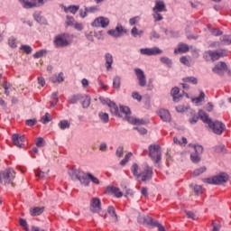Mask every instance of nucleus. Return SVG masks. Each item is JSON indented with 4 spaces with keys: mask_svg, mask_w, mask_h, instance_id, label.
<instances>
[{
    "mask_svg": "<svg viewBox=\"0 0 231 231\" xmlns=\"http://www.w3.org/2000/svg\"><path fill=\"white\" fill-rule=\"evenodd\" d=\"M108 107L112 115H115L116 116H122V113L124 115H126L125 120H127L129 124H133V125H144L145 124V121L143 119H138V118H134L133 116H127V115H131V109L129 108V106H121L118 108V106H116V103L112 101L111 103H109Z\"/></svg>",
    "mask_w": 231,
    "mask_h": 231,
    "instance_id": "f257e3e1",
    "label": "nucleus"
},
{
    "mask_svg": "<svg viewBox=\"0 0 231 231\" xmlns=\"http://www.w3.org/2000/svg\"><path fill=\"white\" fill-rule=\"evenodd\" d=\"M69 175L74 181L78 180L84 187H89V180L96 185H100L98 178L93 176L91 173H84L79 170L72 168L69 171Z\"/></svg>",
    "mask_w": 231,
    "mask_h": 231,
    "instance_id": "f03ea898",
    "label": "nucleus"
},
{
    "mask_svg": "<svg viewBox=\"0 0 231 231\" xmlns=\"http://www.w3.org/2000/svg\"><path fill=\"white\" fill-rule=\"evenodd\" d=\"M230 180V176L227 173L221 172L211 178L203 179L204 183H208L209 185H223Z\"/></svg>",
    "mask_w": 231,
    "mask_h": 231,
    "instance_id": "7ed1b4c3",
    "label": "nucleus"
},
{
    "mask_svg": "<svg viewBox=\"0 0 231 231\" xmlns=\"http://www.w3.org/2000/svg\"><path fill=\"white\" fill-rule=\"evenodd\" d=\"M14 180H15V171L14 169L9 168L0 172V183L2 185H10V183H14Z\"/></svg>",
    "mask_w": 231,
    "mask_h": 231,
    "instance_id": "20e7f679",
    "label": "nucleus"
},
{
    "mask_svg": "<svg viewBox=\"0 0 231 231\" xmlns=\"http://www.w3.org/2000/svg\"><path fill=\"white\" fill-rule=\"evenodd\" d=\"M149 156L154 163H160V162H162V150H160V145L151 144L149 146Z\"/></svg>",
    "mask_w": 231,
    "mask_h": 231,
    "instance_id": "39448f33",
    "label": "nucleus"
},
{
    "mask_svg": "<svg viewBox=\"0 0 231 231\" xmlns=\"http://www.w3.org/2000/svg\"><path fill=\"white\" fill-rule=\"evenodd\" d=\"M139 178L142 181H151L152 180V168L147 164H143L141 167Z\"/></svg>",
    "mask_w": 231,
    "mask_h": 231,
    "instance_id": "423d86ee",
    "label": "nucleus"
},
{
    "mask_svg": "<svg viewBox=\"0 0 231 231\" xmlns=\"http://www.w3.org/2000/svg\"><path fill=\"white\" fill-rule=\"evenodd\" d=\"M23 8H37L44 6L50 0H19Z\"/></svg>",
    "mask_w": 231,
    "mask_h": 231,
    "instance_id": "0eeeda50",
    "label": "nucleus"
},
{
    "mask_svg": "<svg viewBox=\"0 0 231 231\" xmlns=\"http://www.w3.org/2000/svg\"><path fill=\"white\" fill-rule=\"evenodd\" d=\"M125 33H127V30L124 28L122 23H117L115 29L107 31V34L110 35V37H114V39H119V37H122Z\"/></svg>",
    "mask_w": 231,
    "mask_h": 231,
    "instance_id": "6e6552de",
    "label": "nucleus"
},
{
    "mask_svg": "<svg viewBox=\"0 0 231 231\" xmlns=\"http://www.w3.org/2000/svg\"><path fill=\"white\" fill-rule=\"evenodd\" d=\"M209 129L213 131L215 134H218V136H221L223 134V132L225 129H226V125L221 121H211V124L208 125Z\"/></svg>",
    "mask_w": 231,
    "mask_h": 231,
    "instance_id": "1a4fd4ad",
    "label": "nucleus"
},
{
    "mask_svg": "<svg viewBox=\"0 0 231 231\" xmlns=\"http://www.w3.org/2000/svg\"><path fill=\"white\" fill-rule=\"evenodd\" d=\"M69 44H71V42L68 40L66 34H60L54 38V46H56V48H66L69 46Z\"/></svg>",
    "mask_w": 231,
    "mask_h": 231,
    "instance_id": "9d476101",
    "label": "nucleus"
},
{
    "mask_svg": "<svg viewBox=\"0 0 231 231\" xmlns=\"http://www.w3.org/2000/svg\"><path fill=\"white\" fill-rule=\"evenodd\" d=\"M205 55L206 57H210L211 60L214 62L215 60H219L221 57H226V55H228V51L222 50L218 52L214 51H208L205 52Z\"/></svg>",
    "mask_w": 231,
    "mask_h": 231,
    "instance_id": "9b49d317",
    "label": "nucleus"
},
{
    "mask_svg": "<svg viewBox=\"0 0 231 231\" xmlns=\"http://www.w3.org/2000/svg\"><path fill=\"white\" fill-rule=\"evenodd\" d=\"M109 18L99 16L92 22L91 26L94 28H107V26H109Z\"/></svg>",
    "mask_w": 231,
    "mask_h": 231,
    "instance_id": "f8f14e48",
    "label": "nucleus"
},
{
    "mask_svg": "<svg viewBox=\"0 0 231 231\" xmlns=\"http://www.w3.org/2000/svg\"><path fill=\"white\" fill-rule=\"evenodd\" d=\"M195 152L190 154V160L193 163H199L201 162V154H203V146L197 144L194 145Z\"/></svg>",
    "mask_w": 231,
    "mask_h": 231,
    "instance_id": "ddd939ff",
    "label": "nucleus"
},
{
    "mask_svg": "<svg viewBox=\"0 0 231 231\" xmlns=\"http://www.w3.org/2000/svg\"><path fill=\"white\" fill-rule=\"evenodd\" d=\"M140 53L141 55H147L148 57H152L154 55H162V53H163V51L158 47L143 48L140 49Z\"/></svg>",
    "mask_w": 231,
    "mask_h": 231,
    "instance_id": "4468645a",
    "label": "nucleus"
},
{
    "mask_svg": "<svg viewBox=\"0 0 231 231\" xmlns=\"http://www.w3.org/2000/svg\"><path fill=\"white\" fill-rule=\"evenodd\" d=\"M134 72L137 77L139 86H141V88H145V86H147V79L145 78L143 70L141 69H134Z\"/></svg>",
    "mask_w": 231,
    "mask_h": 231,
    "instance_id": "2eb2a0df",
    "label": "nucleus"
},
{
    "mask_svg": "<svg viewBox=\"0 0 231 231\" xmlns=\"http://www.w3.org/2000/svg\"><path fill=\"white\" fill-rule=\"evenodd\" d=\"M12 140L14 145H15L16 147H19L20 149H23V147H24V135L14 134L12 135Z\"/></svg>",
    "mask_w": 231,
    "mask_h": 231,
    "instance_id": "dca6fc26",
    "label": "nucleus"
},
{
    "mask_svg": "<svg viewBox=\"0 0 231 231\" xmlns=\"http://www.w3.org/2000/svg\"><path fill=\"white\" fill-rule=\"evenodd\" d=\"M213 73H217V75H223L225 71H226V63L220 61L215 65L212 69Z\"/></svg>",
    "mask_w": 231,
    "mask_h": 231,
    "instance_id": "f3484780",
    "label": "nucleus"
},
{
    "mask_svg": "<svg viewBox=\"0 0 231 231\" xmlns=\"http://www.w3.org/2000/svg\"><path fill=\"white\" fill-rule=\"evenodd\" d=\"M100 199L98 198L92 199L90 202V210L93 212V214H97V212H100Z\"/></svg>",
    "mask_w": 231,
    "mask_h": 231,
    "instance_id": "a211bd4d",
    "label": "nucleus"
},
{
    "mask_svg": "<svg viewBox=\"0 0 231 231\" xmlns=\"http://www.w3.org/2000/svg\"><path fill=\"white\" fill-rule=\"evenodd\" d=\"M113 54L106 52L105 54V68L106 71H111V69H113Z\"/></svg>",
    "mask_w": 231,
    "mask_h": 231,
    "instance_id": "6ab92c4d",
    "label": "nucleus"
},
{
    "mask_svg": "<svg viewBox=\"0 0 231 231\" xmlns=\"http://www.w3.org/2000/svg\"><path fill=\"white\" fill-rule=\"evenodd\" d=\"M159 116L162 120V122H171V112L167 109H160L159 110Z\"/></svg>",
    "mask_w": 231,
    "mask_h": 231,
    "instance_id": "aec40b11",
    "label": "nucleus"
},
{
    "mask_svg": "<svg viewBox=\"0 0 231 231\" xmlns=\"http://www.w3.org/2000/svg\"><path fill=\"white\" fill-rule=\"evenodd\" d=\"M171 96L173 98V102H180V100H181V98L183 97V96L180 94V88L178 87L171 88Z\"/></svg>",
    "mask_w": 231,
    "mask_h": 231,
    "instance_id": "412c9836",
    "label": "nucleus"
},
{
    "mask_svg": "<svg viewBox=\"0 0 231 231\" xmlns=\"http://www.w3.org/2000/svg\"><path fill=\"white\" fill-rule=\"evenodd\" d=\"M61 8L64 10L65 14H77L79 10H80V5H69L66 7V5H61Z\"/></svg>",
    "mask_w": 231,
    "mask_h": 231,
    "instance_id": "4be33fe9",
    "label": "nucleus"
},
{
    "mask_svg": "<svg viewBox=\"0 0 231 231\" xmlns=\"http://www.w3.org/2000/svg\"><path fill=\"white\" fill-rule=\"evenodd\" d=\"M199 117L200 118V120H202V122H204V124H208V125H209L212 122V119L208 117V114H207L203 110L199 111Z\"/></svg>",
    "mask_w": 231,
    "mask_h": 231,
    "instance_id": "5701e85b",
    "label": "nucleus"
},
{
    "mask_svg": "<svg viewBox=\"0 0 231 231\" xmlns=\"http://www.w3.org/2000/svg\"><path fill=\"white\" fill-rule=\"evenodd\" d=\"M44 212V208L41 207H34L30 208V214L32 216V217H35L37 216H41Z\"/></svg>",
    "mask_w": 231,
    "mask_h": 231,
    "instance_id": "b1692460",
    "label": "nucleus"
},
{
    "mask_svg": "<svg viewBox=\"0 0 231 231\" xmlns=\"http://www.w3.org/2000/svg\"><path fill=\"white\" fill-rule=\"evenodd\" d=\"M131 171L134 178H136L137 180L140 179V172H142V168H140L137 163H134L132 165Z\"/></svg>",
    "mask_w": 231,
    "mask_h": 231,
    "instance_id": "393cba45",
    "label": "nucleus"
},
{
    "mask_svg": "<svg viewBox=\"0 0 231 231\" xmlns=\"http://www.w3.org/2000/svg\"><path fill=\"white\" fill-rule=\"evenodd\" d=\"M153 220L151 217H139L137 218L138 223L142 225H152Z\"/></svg>",
    "mask_w": 231,
    "mask_h": 231,
    "instance_id": "a878e982",
    "label": "nucleus"
},
{
    "mask_svg": "<svg viewBox=\"0 0 231 231\" xmlns=\"http://www.w3.org/2000/svg\"><path fill=\"white\" fill-rule=\"evenodd\" d=\"M51 81H52L53 84H60V82H64V74L62 72H60L58 76H52L51 77Z\"/></svg>",
    "mask_w": 231,
    "mask_h": 231,
    "instance_id": "bb28decb",
    "label": "nucleus"
},
{
    "mask_svg": "<svg viewBox=\"0 0 231 231\" xmlns=\"http://www.w3.org/2000/svg\"><path fill=\"white\" fill-rule=\"evenodd\" d=\"M153 12H165V3L163 1H156Z\"/></svg>",
    "mask_w": 231,
    "mask_h": 231,
    "instance_id": "cd10ccee",
    "label": "nucleus"
},
{
    "mask_svg": "<svg viewBox=\"0 0 231 231\" xmlns=\"http://www.w3.org/2000/svg\"><path fill=\"white\" fill-rule=\"evenodd\" d=\"M107 190L112 192V194H114L116 198H122L124 196V193H122V191H120V189L116 187H108Z\"/></svg>",
    "mask_w": 231,
    "mask_h": 231,
    "instance_id": "c85d7f7f",
    "label": "nucleus"
},
{
    "mask_svg": "<svg viewBox=\"0 0 231 231\" xmlns=\"http://www.w3.org/2000/svg\"><path fill=\"white\" fill-rule=\"evenodd\" d=\"M187 51H189V45L182 43L180 44L178 49L174 50V53L178 54V53H187Z\"/></svg>",
    "mask_w": 231,
    "mask_h": 231,
    "instance_id": "c756f323",
    "label": "nucleus"
},
{
    "mask_svg": "<svg viewBox=\"0 0 231 231\" xmlns=\"http://www.w3.org/2000/svg\"><path fill=\"white\" fill-rule=\"evenodd\" d=\"M107 213L109 216H111L112 219L116 223L118 221V216L116 215V211H115V208L113 207H108L107 208Z\"/></svg>",
    "mask_w": 231,
    "mask_h": 231,
    "instance_id": "7c9ffc66",
    "label": "nucleus"
},
{
    "mask_svg": "<svg viewBox=\"0 0 231 231\" xmlns=\"http://www.w3.org/2000/svg\"><path fill=\"white\" fill-rule=\"evenodd\" d=\"M81 104L85 109L89 107L91 104V97H89L88 96H83L81 97Z\"/></svg>",
    "mask_w": 231,
    "mask_h": 231,
    "instance_id": "2f4dec72",
    "label": "nucleus"
},
{
    "mask_svg": "<svg viewBox=\"0 0 231 231\" xmlns=\"http://www.w3.org/2000/svg\"><path fill=\"white\" fill-rule=\"evenodd\" d=\"M58 102H59V92H53L51 97V107H55Z\"/></svg>",
    "mask_w": 231,
    "mask_h": 231,
    "instance_id": "473e14b6",
    "label": "nucleus"
},
{
    "mask_svg": "<svg viewBox=\"0 0 231 231\" xmlns=\"http://www.w3.org/2000/svg\"><path fill=\"white\" fill-rule=\"evenodd\" d=\"M58 125H59L60 129L64 131V129H69V126L71 125V124L68 120H61V121H60Z\"/></svg>",
    "mask_w": 231,
    "mask_h": 231,
    "instance_id": "72a5a7b5",
    "label": "nucleus"
},
{
    "mask_svg": "<svg viewBox=\"0 0 231 231\" xmlns=\"http://www.w3.org/2000/svg\"><path fill=\"white\" fill-rule=\"evenodd\" d=\"M98 116L103 124L109 122V115L107 113L99 112Z\"/></svg>",
    "mask_w": 231,
    "mask_h": 231,
    "instance_id": "f704fd0d",
    "label": "nucleus"
},
{
    "mask_svg": "<svg viewBox=\"0 0 231 231\" xmlns=\"http://www.w3.org/2000/svg\"><path fill=\"white\" fill-rule=\"evenodd\" d=\"M151 226H157L158 231H165V227L158 220L153 219Z\"/></svg>",
    "mask_w": 231,
    "mask_h": 231,
    "instance_id": "c9c22d12",
    "label": "nucleus"
},
{
    "mask_svg": "<svg viewBox=\"0 0 231 231\" xmlns=\"http://www.w3.org/2000/svg\"><path fill=\"white\" fill-rule=\"evenodd\" d=\"M203 100H205V92H203V90L200 91V94L198 97H195L193 99V102H195V104H200V102H203Z\"/></svg>",
    "mask_w": 231,
    "mask_h": 231,
    "instance_id": "e433bc0d",
    "label": "nucleus"
},
{
    "mask_svg": "<svg viewBox=\"0 0 231 231\" xmlns=\"http://www.w3.org/2000/svg\"><path fill=\"white\" fill-rule=\"evenodd\" d=\"M41 122L42 124H48L50 122H51V116L48 113H46L42 118H41Z\"/></svg>",
    "mask_w": 231,
    "mask_h": 231,
    "instance_id": "4c0bfd02",
    "label": "nucleus"
},
{
    "mask_svg": "<svg viewBox=\"0 0 231 231\" xmlns=\"http://www.w3.org/2000/svg\"><path fill=\"white\" fill-rule=\"evenodd\" d=\"M160 60L162 64L168 66V68H171V66H172V60L167 57H162Z\"/></svg>",
    "mask_w": 231,
    "mask_h": 231,
    "instance_id": "58836bf2",
    "label": "nucleus"
},
{
    "mask_svg": "<svg viewBox=\"0 0 231 231\" xmlns=\"http://www.w3.org/2000/svg\"><path fill=\"white\" fill-rule=\"evenodd\" d=\"M131 156H133V152H128L125 158L120 162V165H122L123 167L125 165H126V163L129 162V160H131Z\"/></svg>",
    "mask_w": 231,
    "mask_h": 231,
    "instance_id": "ea45409f",
    "label": "nucleus"
},
{
    "mask_svg": "<svg viewBox=\"0 0 231 231\" xmlns=\"http://www.w3.org/2000/svg\"><path fill=\"white\" fill-rule=\"evenodd\" d=\"M183 82H189V84H198V79L194 78V77H187V78H183Z\"/></svg>",
    "mask_w": 231,
    "mask_h": 231,
    "instance_id": "a19ab883",
    "label": "nucleus"
},
{
    "mask_svg": "<svg viewBox=\"0 0 231 231\" xmlns=\"http://www.w3.org/2000/svg\"><path fill=\"white\" fill-rule=\"evenodd\" d=\"M205 171H207V168L205 166L196 169L193 171V176H200V174H203V172H205Z\"/></svg>",
    "mask_w": 231,
    "mask_h": 231,
    "instance_id": "79ce46f5",
    "label": "nucleus"
},
{
    "mask_svg": "<svg viewBox=\"0 0 231 231\" xmlns=\"http://www.w3.org/2000/svg\"><path fill=\"white\" fill-rule=\"evenodd\" d=\"M113 88L118 89L120 88V77L116 76L113 79Z\"/></svg>",
    "mask_w": 231,
    "mask_h": 231,
    "instance_id": "37998d69",
    "label": "nucleus"
},
{
    "mask_svg": "<svg viewBox=\"0 0 231 231\" xmlns=\"http://www.w3.org/2000/svg\"><path fill=\"white\" fill-rule=\"evenodd\" d=\"M221 42H224V44H231V35H224L220 39Z\"/></svg>",
    "mask_w": 231,
    "mask_h": 231,
    "instance_id": "c03bdc74",
    "label": "nucleus"
},
{
    "mask_svg": "<svg viewBox=\"0 0 231 231\" xmlns=\"http://www.w3.org/2000/svg\"><path fill=\"white\" fill-rule=\"evenodd\" d=\"M193 189L197 196H199V194H203V187L201 185H195L193 187Z\"/></svg>",
    "mask_w": 231,
    "mask_h": 231,
    "instance_id": "a18cd8bd",
    "label": "nucleus"
},
{
    "mask_svg": "<svg viewBox=\"0 0 231 231\" xmlns=\"http://www.w3.org/2000/svg\"><path fill=\"white\" fill-rule=\"evenodd\" d=\"M198 120H199V117L196 115V113H193L192 117L189 119V122L191 125H194V124H198Z\"/></svg>",
    "mask_w": 231,
    "mask_h": 231,
    "instance_id": "49530a36",
    "label": "nucleus"
},
{
    "mask_svg": "<svg viewBox=\"0 0 231 231\" xmlns=\"http://www.w3.org/2000/svg\"><path fill=\"white\" fill-rule=\"evenodd\" d=\"M46 53V50H41L33 54L34 59H41V57H43Z\"/></svg>",
    "mask_w": 231,
    "mask_h": 231,
    "instance_id": "de8ad7c7",
    "label": "nucleus"
},
{
    "mask_svg": "<svg viewBox=\"0 0 231 231\" xmlns=\"http://www.w3.org/2000/svg\"><path fill=\"white\" fill-rule=\"evenodd\" d=\"M153 19L156 22L162 21L163 19V16L160 14L158 11H153Z\"/></svg>",
    "mask_w": 231,
    "mask_h": 231,
    "instance_id": "09e8293b",
    "label": "nucleus"
},
{
    "mask_svg": "<svg viewBox=\"0 0 231 231\" xmlns=\"http://www.w3.org/2000/svg\"><path fill=\"white\" fill-rule=\"evenodd\" d=\"M35 176H37V178H40L41 180H44L46 178V173L44 171H42L41 170H36Z\"/></svg>",
    "mask_w": 231,
    "mask_h": 231,
    "instance_id": "8fccbe9b",
    "label": "nucleus"
},
{
    "mask_svg": "<svg viewBox=\"0 0 231 231\" xmlns=\"http://www.w3.org/2000/svg\"><path fill=\"white\" fill-rule=\"evenodd\" d=\"M25 124L29 127H33V125H35V124H37V119H35V118H33V119H27V120H25Z\"/></svg>",
    "mask_w": 231,
    "mask_h": 231,
    "instance_id": "3c124183",
    "label": "nucleus"
},
{
    "mask_svg": "<svg viewBox=\"0 0 231 231\" xmlns=\"http://www.w3.org/2000/svg\"><path fill=\"white\" fill-rule=\"evenodd\" d=\"M116 155L118 158H122V156H124V146H119V147L116 149Z\"/></svg>",
    "mask_w": 231,
    "mask_h": 231,
    "instance_id": "603ef678",
    "label": "nucleus"
},
{
    "mask_svg": "<svg viewBox=\"0 0 231 231\" xmlns=\"http://www.w3.org/2000/svg\"><path fill=\"white\" fill-rule=\"evenodd\" d=\"M8 44L11 48H17V43H15V38L10 37L8 40Z\"/></svg>",
    "mask_w": 231,
    "mask_h": 231,
    "instance_id": "864d4df0",
    "label": "nucleus"
},
{
    "mask_svg": "<svg viewBox=\"0 0 231 231\" xmlns=\"http://www.w3.org/2000/svg\"><path fill=\"white\" fill-rule=\"evenodd\" d=\"M132 97L134 98V100H137V102H142V96L138 92H133Z\"/></svg>",
    "mask_w": 231,
    "mask_h": 231,
    "instance_id": "5fc2aeb1",
    "label": "nucleus"
},
{
    "mask_svg": "<svg viewBox=\"0 0 231 231\" xmlns=\"http://www.w3.org/2000/svg\"><path fill=\"white\" fill-rule=\"evenodd\" d=\"M21 50H23V51H25V53H27L28 55L32 53V47L29 45H22Z\"/></svg>",
    "mask_w": 231,
    "mask_h": 231,
    "instance_id": "6e6d98bb",
    "label": "nucleus"
},
{
    "mask_svg": "<svg viewBox=\"0 0 231 231\" xmlns=\"http://www.w3.org/2000/svg\"><path fill=\"white\" fill-rule=\"evenodd\" d=\"M216 152H225L226 151V148H225V145L220 144L215 147Z\"/></svg>",
    "mask_w": 231,
    "mask_h": 231,
    "instance_id": "4d7b16f0",
    "label": "nucleus"
},
{
    "mask_svg": "<svg viewBox=\"0 0 231 231\" xmlns=\"http://www.w3.org/2000/svg\"><path fill=\"white\" fill-rule=\"evenodd\" d=\"M37 147H44V139L42 137H38L36 141Z\"/></svg>",
    "mask_w": 231,
    "mask_h": 231,
    "instance_id": "13d9d810",
    "label": "nucleus"
},
{
    "mask_svg": "<svg viewBox=\"0 0 231 231\" xmlns=\"http://www.w3.org/2000/svg\"><path fill=\"white\" fill-rule=\"evenodd\" d=\"M95 37H97L98 41H104V31H99L98 32H96Z\"/></svg>",
    "mask_w": 231,
    "mask_h": 231,
    "instance_id": "bf43d9fd",
    "label": "nucleus"
},
{
    "mask_svg": "<svg viewBox=\"0 0 231 231\" xmlns=\"http://www.w3.org/2000/svg\"><path fill=\"white\" fill-rule=\"evenodd\" d=\"M66 23L68 26H73V23H75V19L69 15H67Z\"/></svg>",
    "mask_w": 231,
    "mask_h": 231,
    "instance_id": "052dcab7",
    "label": "nucleus"
},
{
    "mask_svg": "<svg viewBox=\"0 0 231 231\" xmlns=\"http://www.w3.org/2000/svg\"><path fill=\"white\" fill-rule=\"evenodd\" d=\"M134 129L135 131H138V133H140V134H147V129H145L143 127H134Z\"/></svg>",
    "mask_w": 231,
    "mask_h": 231,
    "instance_id": "680f3d73",
    "label": "nucleus"
},
{
    "mask_svg": "<svg viewBox=\"0 0 231 231\" xmlns=\"http://www.w3.org/2000/svg\"><path fill=\"white\" fill-rule=\"evenodd\" d=\"M211 33H212V35H215L216 37H217L219 35H223V32H221L218 29H212Z\"/></svg>",
    "mask_w": 231,
    "mask_h": 231,
    "instance_id": "e2e57ef3",
    "label": "nucleus"
},
{
    "mask_svg": "<svg viewBox=\"0 0 231 231\" xmlns=\"http://www.w3.org/2000/svg\"><path fill=\"white\" fill-rule=\"evenodd\" d=\"M20 226L28 230V222L25 219L20 218Z\"/></svg>",
    "mask_w": 231,
    "mask_h": 231,
    "instance_id": "0e129e2a",
    "label": "nucleus"
},
{
    "mask_svg": "<svg viewBox=\"0 0 231 231\" xmlns=\"http://www.w3.org/2000/svg\"><path fill=\"white\" fill-rule=\"evenodd\" d=\"M186 109H187V107H185V106H183V105H179L178 106H176V111L178 113H183V112H185Z\"/></svg>",
    "mask_w": 231,
    "mask_h": 231,
    "instance_id": "69168bd1",
    "label": "nucleus"
},
{
    "mask_svg": "<svg viewBox=\"0 0 231 231\" xmlns=\"http://www.w3.org/2000/svg\"><path fill=\"white\" fill-rule=\"evenodd\" d=\"M213 230L212 231H220L221 226L220 224H216L215 222L212 223Z\"/></svg>",
    "mask_w": 231,
    "mask_h": 231,
    "instance_id": "338daca9",
    "label": "nucleus"
},
{
    "mask_svg": "<svg viewBox=\"0 0 231 231\" xmlns=\"http://www.w3.org/2000/svg\"><path fill=\"white\" fill-rule=\"evenodd\" d=\"M131 34L133 37H138V28H136V26L133 27L131 30Z\"/></svg>",
    "mask_w": 231,
    "mask_h": 231,
    "instance_id": "774afa93",
    "label": "nucleus"
}]
</instances>
